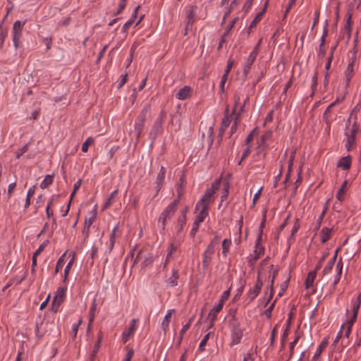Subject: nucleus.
<instances>
[{"label":"nucleus","instance_id":"1","mask_svg":"<svg viewBox=\"0 0 361 361\" xmlns=\"http://www.w3.org/2000/svg\"><path fill=\"white\" fill-rule=\"evenodd\" d=\"M229 295L230 289H228L222 293L219 303L210 310L208 315V318L211 322L210 327L213 326V323L216 319L217 314L222 310L224 304L228 300Z\"/></svg>","mask_w":361,"mask_h":361},{"label":"nucleus","instance_id":"2","mask_svg":"<svg viewBox=\"0 0 361 361\" xmlns=\"http://www.w3.org/2000/svg\"><path fill=\"white\" fill-rule=\"evenodd\" d=\"M25 25L24 22L16 20L13 25L12 35L13 43L16 49L21 46V38L23 36V27Z\"/></svg>","mask_w":361,"mask_h":361},{"label":"nucleus","instance_id":"3","mask_svg":"<svg viewBox=\"0 0 361 361\" xmlns=\"http://www.w3.org/2000/svg\"><path fill=\"white\" fill-rule=\"evenodd\" d=\"M263 281L260 276V272L258 271L255 284L252 288H250L249 289V290L245 295L246 300H247V304L252 302L257 297V295L261 291Z\"/></svg>","mask_w":361,"mask_h":361},{"label":"nucleus","instance_id":"4","mask_svg":"<svg viewBox=\"0 0 361 361\" xmlns=\"http://www.w3.org/2000/svg\"><path fill=\"white\" fill-rule=\"evenodd\" d=\"M214 191L212 188H207L204 195L201 197V199L197 202L195 206V209H199L200 207H204L209 209V207L211 202L214 200Z\"/></svg>","mask_w":361,"mask_h":361},{"label":"nucleus","instance_id":"5","mask_svg":"<svg viewBox=\"0 0 361 361\" xmlns=\"http://www.w3.org/2000/svg\"><path fill=\"white\" fill-rule=\"evenodd\" d=\"M176 212V211L174 210V209H172L170 207L167 206L161 213L158 219V223L159 224V227L161 228L162 231L165 230L167 221L170 220L173 217Z\"/></svg>","mask_w":361,"mask_h":361},{"label":"nucleus","instance_id":"6","mask_svg":"<svg viewBox=\"0 0 361 361\" xmlns=\"http://www.w3.org/2000/svg\"><path fill=\"white\" fill-rule=\"evenodd\" d=\"M154 255L152 252L145 253V251L141 250L137 254L135 259L134 264L141 262L142 268L146 267L153 262Z\"/></svg>","mask_w":361,"mask_h":361},{"label":"nucleus","instance_id":"7","mask_svg":"<svg viewBox=\"0 0 361 361\" xmlns=\"http://www.w3.org/2000/svg\"><path fill=\"white\" fill-rule=\"evenodd\" d=\"M356 59V54L354 53L352 56L349 59L348 64L347 68L344 72L345 75V87H348L350 86V80L354 75L355 73V61Z\"/></svg>","mask_w":361,"mask_h":361},{"label":"nucleus","instance_id":"8","mask_svg":"<svg viewBox=\"0 0 361 361\" xmlns=\"http://www.w3.org/2000/svg\"><path fill=\"white\" fill-rule=\"evenodd\" d=\"M359 130V125L357 122H354L352 125L349 132L345 133L346 135V144L345 147L348 151H350L352 146L355 144V136Z\"/></svg>","mask_w":361,"mask_h":361},{"label":"nucleus","instance_id":"9","mask_svg":"<svg viewBox=\"0 0 361 361\" xmlns=\"http://www.w3.org/2000/svg\"><path fill=\"white\" fill-rule=\"evenodd\" d=\"M261 41H262V39L259 40L257 45L255 47L253 50L250 52V54L247 59V63L243 67V75L245 76H247V75L248 74V73L250 71L252 63H254L255 60L256 59V57L259 52V47L260 45Z\"/></svg>","mask_w":361,"mask_h":361},{"label":"nucleus","instance_id":"10","mask_svg":"<svg viewBox=\"0 0 361 361\" xmlns=\"http://www.w3.org/2000/svg\"><path fill=\"white\" fill-rule=\"evenodd\" d=\"M147 111V108L143 109L135 123V133L137 140L140 138L143 127L145 126Z\"/></svg>","mask_w":361,"mask_h":361},{"label":"nucleus","instance_id":"11","mask_svg":"<svg viewBox=\"0 0 361 361\" xmlns=\"http://www.w3.org/2000/svg\"><path fill=\"white\" fill-rule=\"evenodd\" d=\"M67 290V287H59L56 291V294L54 296L53 301H52V310H54V307L56 306V309H59V306L61 305V303L63 302L65 296H66V292Z\"/></svg>","mask_w":361,"mask_h":361},{"label":"nucleus","instance_id":"12","mask_svg":"<svg viewBox=\"0 0 361 361\" xmlns=\"http://www.w3.org/2000/svg\"><path fill=\"white\" fill-rule=\"evenodd\" d=\"M269 0L265 1V3H264V6H263L262 9L261 10V11H259L257 14V16L255 17V18L250 23V24L248 27V29H247L249 33L252 31V30L254 27H256L257 24L261 20L262 18L263 17V16L264 15V13L267 11V7L269 6Z\"/></svg>","mask_w":361,"mask_h":361},{"label":"nucleus","instance_id":"13","mask_svg":"<svg viewBox=\"0 0 361 361\" xmlns=\"http://www.w3.org/2000/svg\"><path fill=\"white\" fill-rule=\"evenodd\" d=\"M138 322V319H133L130 321L128 329L123 331L122 334L123 341L124 343L127 342L130 337L135 333L136 329V324Z\"/></svg>","mask_w":361,"mask_h":361},{"label":"nucleus","instance_id":"14","mask_svg":"<svg viewBox=\"0 0 361 361\" xmlns=\"http://www.w3.org/2000/svg\"><path fill=\"white\" fill-rule=\"evenodd\" d=\"M231 330V341L230 343V346L235 345L240 343L243 336V329H230Z\"/></svg>","mask_w":361,"mask_h":361},{"label":"nucleus","instance_id":"15","mask_svg":"<svg viewBox=\"0 0 361 361\" xmlns=\"http://www.w3.org/2000/svg\"><path fill=\"white\" fill-rule=\"evenodd\" d=\"M179 279V270L176 267L172 269L171 276L166 279V283L168 286L176 287L178 286Z\"/></svg>","mask_w":361,"mask_h":361},{"label":"nucleus","instance_id":"16","mask_svg":"<svg viewBox=\"0 0 361 361\" xmlns=\"http://www.w3.org/2000/svg\"><path fill=\"white\" fill-rule=\"evenodd\" d=\"M214 253V250H212L208 247L204 250L202 255V267L204 269H207L209 266Z\"/></svg>","mask_w":361,"mask_h":361},{"label":"nucleus","instance_id":"17","mask_svg":"<svg viewBox=\"0 0 361 361\" xmlns=\"http://www.w3.org/2000/svg\"><path fill=\"white\" fill-rule=\"evenodd\" d=\"M197 9L196 6H190L189 10L186 13V25L185 29L188 30L192 27V25L195 21V11Z\"/></svg>","mask_w":361,"mask_h":361},{"label":"nucleus","instance_id":"18","mask_svg":"<svg viewBox=\"0 0 361 361\" xmlns=\"http://www.w3.org/2000/svg\"><path fill=\"white\" fill-rule=\"evenodd\" d=\"M163 122L161 119H156L152 128L149 134V137L152 140H154L157 135L162 130Z\"/></svg>","mask_w":361,"mask_h":361},{"label":"nucleus","instance_id":"19","mask_svg":"<svg viewBox=\"0 0 361 361\" xmlns=\"http://www.w3.org/2000/svg\"><path fill=\"white\" fill-rule=\"evenodd\" d=\"M140 8V5H138L137 6L135 7V8L134 9V11H133L131 17L123 25V27L121 29V32L123 33L126 34L128 32V30L130 26L131 25H133V23L135 22V19L137 18V13H138V11H139Z\"/></svg>","mask_w":361,"mask_h":361},{"label":"nucleus","instance_id":"20","mask_svg":"<svg viewBox=\"0 0 361 361\" xmlns=\"http://www.w3.org/2000/svg\"><path fill=\"white\" fill-rule=\"evenodd\" d=\"M191 87L185 85L183 88L178 90L176 93V97L179 100H185L190 96Z\"/></svg>","mask_w":361,"mask_h":361},{"label":"nucleus","instance_id":"21","mask_svg":"<svg viewBox=\"0 0 361 361\" xmlns=\"http://www.w3.org/2000/svg\"><path fill=\"white\" fill-rule=\"evenodd\" d=\"M361 305V294L357 297V298L353 301V316L350 321L355 322L357 319V314Z\"/></svg>","mask_w":361,"mask_h":361},{"label":"nucleus","instance_id":"22","mask_svg":"<svg viewBox=\"0 0 361 361\" xmlns=\"http://www.w3.org/2000/svg\"><path fill=\"white\" fill-rule=\"evenodd\" d=\"M173 312H174L173 309L169 310L168 312L166 313V314L164 317V320L161 322V328L165 334L169 331L170 319L171 317V314Z\"/></svg>","mask_w":361,"mask_h":361},{"label":"nucleus","instance_id":"23","mask_svg":"<svg viewBox=\"0 0 361 361\" xmlns=\"http://www.w3.org/2000/svg\"><path fill=\"white\" fill-rule=\"evenodd\" d=\"M351 157L349 155L342 157L338 161L337 166L343 170H348L351 166Z\"/></svg>","mask_w":361,"mask_h":361},{"label":"nucleus","instance_id":"24","mask_svg":"<svg viewBox=\"0 0 361 361\" xmlns=\"http://www.w3.org/2000/svg\"><path fill=\"white\" fill-rule=\"evenodd\" d=\"M333 231V228H329L327 227H324L320 232V240L322 243H326L329 240H330L331 237V233Z\"/></svg>","mask_w":361,"mask_h":361},{"label":"nucleus","instance_id":"25","mask_svg":"<svg viewBox=\"0 0 361 361\" xmlns=\"http://www.w3.org/2000/svg\"><path fill=\"white\" fill-rule=\"evenodd\" d=\"M231 123V119L228 116V107H227L226 109V111H225V115H224V117L221 121V128H220V135L221 136H222V135L224 134V131L226 130V129L228 128V126H229Z\"/></svg>","mask_w":361,"mask_h":361},{"label":"nucleus","instance_id":"26","mask_svg":"<svg viewBox=\"0 0 361 361\" xmlns=\"http://www.w3.org/2000/svg\"><path fill=\"white\" fill-rule=\"evenodd\" d=\"M338 251V250L337 249L335 251L334 257L327 262L326 265L325 266L324 269H323V271H322L323 275L328 274L331 271L333 267L335 264V262L336 260V258H337Z\"/></svg>","mask_w":361,"mask_h":361},{"label":"nucleus","instance_id":"27","mask_svg":"<svg viewBox=\"0 0 361 361\" xmlns=\"http://www.w3.org/2000/svg\"><path fill=\"white\" fill-rule=\"evenodd\" d=\"M317 272L316 271H311L308 273L306 279H305V288L307 289L310 288L313 286L314 281L316 278Z\"/></svg>","mask_w":361,"mask_h":361},{"label":"nucleus","instance_id":"28","mask_svg":"<svg viewBox=\"0 0 361 361\" xmlns=\"http://www.w3.org/2000/svg\"><path fill=\"white\" fill-rule=\"evenodd\" d=\"M327 345H328L327 339H324L322 341V343L319 344V345L318 346V348H317V350H316V352H315V353H314V355L313 356V358H312L313 361L317 360L319 357L322 352L326 348Z\"/></svg>","mask_w":361,"mask_h":361},{"label":"nucleus","instance_id":"29","mask_svg":"<svg viewBox=\"0 0 361 361\" xmlns=\"http://www.w3.org/2000/svg\"><path fill=\"white\" fill-rule=\"evenodd\" d=\"M201 208L202 209H201L200 212H199L195 220L194 221V222H195L198 224H200L202 221H204L206 216H208V209H206V207H204L203 208L201 207Z\"/></svg>","mask_w":361,"mask_h":361},{"label":"nucleus","instance_id":"30","mask_svg":"<svg viewBox=\"0 0 361 361\" xmlns=\"http://www.w3.org/2000/svg\"><path fill=\"white\" fill-rule=\"evenodd\" d=\"M186 224V219L183 216H178L175 226L177 234H179L183 229V226Z\"/></svg>","mask_w":361,"mask_h":361},{"label":"nucleus","instance_id":"31","mask_svg":"<svg viewBox=\"0 0 361 361\" xmlns=\"http://www.w3.org/2000/svg\"><path fill=\"white\" fill-rule=\"evenodd\" d=\"M228 326L230 329H242L240 327V323L236 318L235 314H233L228 321Z\"/></svg>","mask_w":361,"mask_h":361},{"label":"nucleus","instance_id":"32","mask_svg":"<svg viewBox=\"0 0 361 361\" xmlns=\"http://www.w3.org/2000/svg\"><path fill=\"white\" fill-rule=\"evenodd\" d=\"M266 213H267V212L265 211L264 212L263 219H262V222L259 226V234H258V236H257V238L256 240V247H258V245L259 244V243L261 242V240H262V231H263L264 227L265 226V222H266Z\"/></svg>","mask_w":361,"mask_h":361},{"label":"nucleus","instance_id":"33","mask_svg":"<svg viewBox=\"0 0 361 361\" xmlns=\"http://www.w3.org/2000/svg\"><path fill=\"white\" fill-rule=\"evenodd\" d=\"M347 185H348V180H345L343 181L340 189L338 190V191L336 193V197L337 200H338L339 201H343L344 199L343 194L346 189Z\"/></svg>","mask_w":361,"mask_h":361},{"label":"nucleus","instance_id":"34","mask_svg":"<svg viewBox=\"0 0 361 361\" xmlns=\"http://www.w3.org/2000/svg\"><path fill=\"white\" fill-rule=\"evenodd\" d=\"M54 176L52 175H47L44 180L40 183V187L42 189L47 188L53 183Z\"/></svg>","mask_w":361,"mask_h":361},{"label":"nucleus","instance_id":"35","mask_svg":"<svg viewBox=\"0 0 361 361\" xmlns=\"http://www.w3.org/2000/svg\"><path fill=\"white\" fill-rule=\"evenodd\" d=\"M326 211H327V207H324L322 212H321L320 215L319 216L317 220V223H316V225H315V227H314V231L317 232L319 231V229L321 227V225H322V221L324 219V217L326 213Z\"/></svg>","mask_w":361,"mask_h":361},{"label":"nucleus","instance_id":"36","mask_svg":"<svg viewBox=\"0 0 361 361\" xmlns=\"http://www.w3.org/2000/svg\"><path fill=\"white\" fill-rule=\"evenodd\" d=\"M265 145L262 143H259L258 147H257V152L256 154L257 157H259V159H264L266 157V152H265Z\"/></svg>","mask_w":361,"mask_h":361},{"label":"nucleus","instance_id":"37","mask_svg":"<svg viewBox=\"0 0 361 361\" xmlns=\"http://www.w3.org/2000/svg\"><path fill=\"white\" fill-rule=\"evenodd\" d=\"M231 245V239H224L222 242V255L226 256Z\"/></svg>","mask_w":361,"mask_h":361},{"label":"nucleus","instance_id":"38","mask_svg":"<svg viewBox=\"0 0 361 361\" xmlns=\"http://www.w3.org/2000/svg\"><path fill=\"white\" fill-rule=\"evenodd\" d=\"M354 323L355 322L349 320L348 323L345 324V327L344 329H343V331H344V334H343V336H344L345 338H349L351 333V329Z\"/></svg>","mask_w":361,"mask_h":361},{"label":"nucleus","instance_id":"39","mask_svg":"<svg viewBox=\"0 0 361 361\" xmlns=\"http://www.w3.org/2000/svg\"><path fill=\"white\" fill-rule=\"evenodd\" d=\"M96 302L95 301H93L89 312V326L91 325V324L93 322L94 319V314L96 311Z\"/></svg>","mask_w":361,"mask_h":361},{"label":"nucleus","instance_id":"40","mask_svg":"<svg viewBox=\"0 0 361 361\" xmlns=\"http://www.w3.org/2000/svg\"><path fill=\"white\" fill-rule=\"evenodd\" d=\"M94 143V139L91 137H89L86 139V140L82 143L81 150L83 152H87L88 151V148L90 145Z\"/></svg>","mask_w":361,"mask_h":361},{"label":"nucleus","instance_id":"41","mask_svg":"<svg viewBox=\"0 0 361 361\" xmlns=\"http://www.w3.org/2000/svg\"><path fill=\"white\" fill-rule=\"evenodd\" d=\"M166 169L164 166H161L159 172L157 174L156 181L158 183H164V179H165V175H166Z\"/></svg>","mask_w":361,"mask_h":361},{"label":"nucleus","instance_id":"42","mask_svg":"<svg viewBox=\"0 0 361 361\" xmlns=\"http://www.w3.org/2000/svg\"><path fill=\"white\" fill-rule=\"evenodd\" d=\"M176 250H177L176 245H175L174 243L171 244L170 250H169V251L167 253L166 258L165 262L164 264V268H165L166 267L167 264L169 263V259L171 257L173 252L176 251Z\"/></svg>","mask_w":361,"mask_h":361},{"label":"nucleus","instance_id":"43","mask_svg":"<svg viewBox=\"0 0 361 361\" xmlns=\"http://www.w3.org/2000/svg\"><path fill=\"white\" fill-rule=\"evenodd\" d=\"M220 236L218 235H216L210 241L209 244L208 245V247L211 248L212 250H215V247L219 245V240H220Z\"/></svg>","mask_w":361,"mask_h":361},{"label":"nucleus","instance_id":"44","mask_svg":"<svg viewBox=\"0 0 361 361\" xmlns=\"http://www.w3.org/2000/svg\"><path fill=\"white\" fill-rule=\"evenodd\" d=\"M81 323H82V319H80L78 323L73 324L72 325V328H71V336L73 338H75L76 337L79 326L81 324Z\"/></svg>","mask_w":361,"mask_h":361},{"label":"nucleus","instance_id":"45","mask_svg":"<svg viewBox=\"0 0 361 361\" xmlns=\"http://www.w3.org/2000/svg\"><path fill=\"white\" fill-rule=\"evenodd\" d=\"M211 334L212 333L209 332L204 336L199 345L198 349L200 351H203L204 350V346L206 345Z\"/></svg>","mask_w":361,"mask_h":361},{"label":"nucleus","instance_id":"46","mask_svg":"<svg viewBox=\"0 0 361 361\" xmlns=\"http://www.w3.org/2000/svg\"><path fill=\"white\" fill-rule=\"evenodd\" d=\"M49 240H47L44 241L39 247L35 250V252L33 253L32 256H35V257H37V256L44 250V248L48 245Z\"/></svg>","mask_w":361,"mask_h":361},{"label":"nucleus","instance_id":"47","mask_svg":"<svg viewBox=\"0 0 361 361\" xmlns=\"http://www.w3.org/2000/svg\"><path fill=\"white\" fill-rule=\"evenodd\" d=\"M274 276H272V278L270 281V284L269 286L267 287V288H270V295L265 303V306L267 305V304L270 302V300H271L272 297H273V294H274Z\"/></svg>","mask_w":361,"mask_h":361},{"label":"nucleus","instance_id":"48","mask_svg":"<svg viewBox=\"0 0 361 361\" xmlns=\"http://www.w3.org/2000/svg\"><path fill=\"white\" fill-rule=\"evenodd\" d=\"M64 255L65 254H63L62 256H61L57 262H56V269H55V271H54V274H56L59 270L62 268L63 264H64Z\"/></svg>","mask_w":361,"mask_h":361},{"label":"nucleus","instance_id":"49","mask_svg":"<svg viewBox=\"0 0 361 361\" xmlns=\"http://www.w3.org/2000/svg\"><path fill=\"white\" fill-rule=\"evenodd\" d=\"M299 228H300V222H299V219H297L295 220V221L294 223V225H293V227L292 228L291 234H290V238H294L295 234L298 232Z\"/></svg>","mask_w":361,"mask_h":361},{"label":"nucleus","instance_id":"50","mask_svg":"<svg viewBox=\"0 0 361 361\" xmlns=\"http://www.w3.org/2000/svg\"><path fill=\"white\" fill-rule=\"evenodd\" d=\"M255 252L256 253V256L255 257V260L258 259L261 255L264 254V247L260 246V243L258 245V247L255 246Z\"/></svg>","mask_w":361,"mask_h":361},{"label":"nucleus","instance_id":"51","mask_svg":"<svg viewBox=\"0 0 361 361\" xmlns=\"http://www.w3.org/2000/svg\"><path fill=\"white\" fill-rule=\"evenodd\" d=\"M94 219H95V217L92 216V217L89 218L88 219H85V221L84 226H85V229H87V235H89L90 227L92 225V224L94 222Z\"/></svg>","mask_w":361,"mask_h":361},{"label":"nucleus","instance_id":"52","mask_svg":"<svg viewBox=\"0 0 361 361\" xmlns=\"http://www.w3.org/2000/svg\"><path fill=\"white\" fill-rule=\"evenodd\" d=\"M126 1H127V0H121L120 1L119 5H118V8L116 11V12L115 13L116 16L119 15L122 13V11H123V9L125 8V7L126 6Z\"/></svg>","mask_w":361,"mask_h":361},{"label":"nucleus","instance_id":"53","mask_svg":"<svg viewBox=\"0 0 361 361\" xmlns=\"http://www.w3.org/2000/svg\"><path fill=\"white\" fill-rule=\"evenodd\" d=\"M73 263V259H71L68 263L66 264L65 269H64V279L63 281H65L67 279V276L68 274V272L70 271V269Z\"/></svg>","mask_w":361,"mask_h":361},{"label":"nucleus","instance_id":"54","mask_svg":"<svg viewBox=\"0 0 361 361\" xmlns=\"http://www.w3.org/2000/svg\"><path fill=\"white\" fill-rule=\"evenodd\" d=\"M344 327H345V324H343L341 326V328L340 331H338L336 337L335 338V339H334V342L332 343L333 345H336V343L339 341V340L342 338L343 334V329H344Z\"/></svg>","mask_w":361,"mask_h":361},{"label":"nucleus","instance_id":"55","mask_svg":"<svg viewBox=\"0 0 361 361\" xmlns=\"http://www.w3.org/2000/svg\"><path fill=\"white\" fill-rule=\"evenodd\" d=\"M238 20V18H233V20L230 23V24L227 26L224 34H225L226 35H228Z\"/></svg>","mask_w":361,"mask_h":361},{"label":"nucleus","instance_id":"56","mask_svg":"<svg viewBox=\"0 0 361 361\" xmlns=\"http://www.w3.org/2000/svg\"><path fill=\"white\" fill-rule=\"evenodd\" d=\"M28 149V144H26L24 145L22 148L19 149L18 152L16 153V158L20 159L21 156H23V154H25Z\"/></svg>","mask_w":361,"mask_h":361},{"label":"nucleus","instance_id":"57","mask_svg":"<svg viewBox=\"0 0 361 361\" xmlns=\"http://www.w3.org/2000/svg\"><path fill=\"white\" fill-rule=\"evenodd\" d=\"M274 305H275V301H274L271 304V305L264 311V315L269 319L271 318V313H272L273 309L274 307Z\"/></svg>","mask_w":361,"mask_h":361},{"label":"nucleus","instance_id":"58","mask_svg":"<svg viewBox=\"0 0 361 361\" xmlns=\"http://www.w3.org/2000/svg\"><path fill=\"white\" fill-rule=\"evenodd\" d=\"M326 256L327 254H325L319 259L314 271H316V272H317V271L321 269Z\"/></svg>","mask_w":361,"mask_h":361},{"label":"nucleus","instance_id":"59","mask_svg":"<svg viewBox=\"0 0 361 361\" xmlns=\"http://www.w3.org/2000/svg\"><path fill=\"white\" fill-rule=\"evenodd\" d=\"M16 186V182L10 183L8 185V192H7L8 199H9L12 196L13 192Z\"/></svg>","mask_w":361,"mask_h":361},{"label":"nucleus","instance_id":"60","mask_svg":"<svg viewBox=\"0 0 361 361\" xmlns=\"http://www.w3.org/2000/svg\"><path fill=\"white\" fill-rule=\"evenodd\" d=\"M180 197L181 196H178L177 197V198H176L172 202H171L168 206L170 207L172 209H174V210H177V207H178V204H179L180 202Z\"/></svg>","mask_w":361,"mask_h":361},{"label":"nucleus","instance_id":"61","mask_svg":"<svg viewBox=\"0 0 361 361\" xmlns=\"http://www.w3.org/2000/svg\"><path fill=\"white\" fill-rule=\"evenodd\" d=\"M180 197L181 196H178L177 197V198H176L172 202H171L168 206L170 207L172 209H174V210H177V207H178V204H179L180 202Z\"/></svg>","mask_w":361,"mask_h":361},{"label":"nucleus","instance_id":"62","mask_svg":"<svg viewBox=\"0 0 361 361\" xmlns=\"http://www.w3.org/2000/svg\"><path fill=\"white\" fill-rule=\"evenodd\" d=\"M192 320V318H190L189 319L188 322L186 323L185 325H183V326L182 327V329L180 331V334H181V336H183L184 334L189 329V328L191 325Z\"/></svg>","mask_w":361,"mask_h":361},{"label":"nucleus","instance_id":"63","mask_svg":"<svg viewBox=\"0 0 361 361\" xmlns=\"http://www.w3.org/2000/svg\"><path fill=\"white\" fill-rule=\"evenodd\" d=\"M128 74L121 75L118 81V88L122 87L127 81Z\"/></svg>","mask_w":361,"mask_h":361},{"label":"nucleus","instance_id":"64","mask_svg":"<svg viewBox=\"0 0 361 361\" xmlns=\"http://www.w3.org/2000/svg\"><path fill=\"white\" fill-rule=\"evenodd\" d=\"M7 37V31L1 30L0 32V48H2L4 46V41Z\"/></svg>","mask_w":361,"mask_h":361}]
</instances>
